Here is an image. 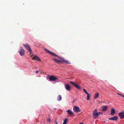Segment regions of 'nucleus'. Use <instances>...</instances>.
Here are the masks:
<instances>
[{
	"instance_id": "f3484780",
	"label": "nucleus",
	"mask_w": 124,
	"mask_h": 124,
	"mask_svg": "<svg viewBox=\"0 0 124 124\" xmlns=\"http://www.w3.org/2000/svg\"><path fill=\"white\" fill-rule=\"evenodd\" d=\"M60 81V80L59 79L56 77H55V82H58Z\"/></svg>"
},
{
	"instance_id": "393cba45",
	"label": "nucleus",
	"mask_w": 124,
	"mask_h": 124,
	"mask_svg": "<svg viewBox=\"0 0 124 124\" xmlns=\"http://www.w3.org/2000/svg\"><path fill=\"white\" fill-rule=\"evenodd\" d=\"M38 72H39V71L38 70H36V73H38Z\"/></svg>"
},
{
	"instance_id": "dca6fc26",
	"label": "nucleus",
	"mask_w": 124,
	"mask_h": 124,
	"mask_svg": "<svg viewBox=\"0 0 124 124\" xmlns=\"http://www.w3.org/2000/svg\"><path fill=\"white\" fill-rule=\"evenodd\" d=\"M107 108V107L106 106H104L103 107L102 110L103 111H106Z\"/></svg>"
},
{
	"instance_id": "bb28decb",
	"label": "nucleus",
	"mask_w": 124,
	"mask_h": 124,
	"mask_svg": "<svg viewBox=\"0 0 124 124\" xmlns=\"http://www.w3.org/2000/svg\"><path fill=\"white\" fill-rule=\"evenodd\" d=\"M79 124H83V123H80Z\"/></svg>"
},
{
	"instance_id": "a878e982",
	"label": "nucleus",
	"mask_w": 124,
	"mask_h": 124,
	"mask_svg": "<svg viewBox=\"0 0 124 124\" xmlns=\"http://www.w3.org/2000/svg\"><path fill=\"white\" fill-rule=\"evenodd\" d=\"M54 55H55V56H57V55L56 54H55Z\"/></svg>"
},
{
	"instance_id": "aec40b11",
	"label": "nucleus",
	"mask_w": 124,
	"mask_h": 124,
	"mask_svg": "<svg viewBox=\"0 0 124 124\" xmlns=\"http://www.w3.org/2000/svg\"><path fill=\"white\" fill-rule=\"evenodd\" d=\"M67 119H66L64 120L63 124H66L67 123Z\"/></svg>"
},
{
	"instance_id": "2eb2a0df",
	"label": "nucleus",
	"mask_w": 124,
	"mask_h": 124,
	"mask_svg": "<svg viewBox=\"0 0 124 124\" xmlns=\"http://www.w3.org/2000/svg\"><path fill=\"white\" fill-rule=\"evenodd\" d=\"M62 98L61 95H59L58 97H57V100L58 101H60L61 100Z\"/></svg>"
},
{
	"instance_id": "4be33fe9",
	"label": "nucleus",
	"mask_w": 124,
	"mask_h": 124,
	"mask_svg": "<svg viewBox=\"0 0 124 124\" xmlns=\"http://www.w3.org/2000/svg\"><path fill=\"white\" fill-rule=\"evenodd\" d=\"M87 96L86 98L87 100V101H88L90 99L89 96L90 95L89 94H87Z\"/></svg>"
},
{
	"instance_id": "412c9836",
	"label": "nucleus",
	"mask_w": 124,
	"mask_h": 124,
	"mask_svg": "<svg viewBox=\"0 0 124 124\" xmlns=\"http://www.w3.org/2000/svg\"><path fill=\"white\" fill-rule=\"evenodd\" d=\"M55 61H56L58 63H60L62 62L61 61L56 59H55Z\"/></svg>"
},
{
	"instance_id": "ddd939ff",
	"label": "nucleus",
	"mask_w": 124,
	"mask_h": 124,
	"mask_svg": "<svg viewBox=\"0 0 124 124\" xmlns=\"http://www.w3.org/2000/svg\"><path fill=\"white\" fill-rule=\"evenodd\" d=\"M115 111L114 109L113 108L111 109V115H113L114 114H115Z\"/></svg>"
},
{
	"instance_id": "20e7f679",
	"label": "nucleus",
	"mask_w": 124,
	"mask_h": 124,
	"mask_svg": "<svg viewBox=\"0 0 124 124\" xmlns=\"http://www.w3.org/2000/svg\"><path fill=\"white\" fill-rule=\"evenodd\" d=\"M23 45L31 53V50L29 45L28 44H26L25 45L23 44Z\"/></svg>"
},
{
	"instance_id": "423d86ee",
	"label": "nucleus",
	"mask_w": 124,
	"mask_h": 124,
	"mask_svg": "<svg viewBox=\"0 0 124 124\" xmlns=\"http://www.w3.org/2000/svg\"><path fill=\"white\" fill-rule=\"evenodd\" d=\"M65 87L66 90L69 91L71 89V87L68 84H65Z\"/></svg>"
},
{
	"instance_id": "f8f14e48",
	"label": "nucleus",
	"mask_w": 124,
	"mask_h": 124,
	"mask_svg": "<svg viewBox=\"0 0 124 124\" xmlns=\"http://www.w3.org/2000/svg\"><path fill=\"white\" fill-rule=\"evenodd\" d=\"M59 58H60L63 61V62H64L65 63H66L67 64H70V63L67 60H65L63 58L61 57H59Z\"/></svg>"
},
{
	"instance_id": "7c9ffc66",
	"label": "nucleus",
	"mask_w": 124,
	"mask_h": 124,
	"mask_svg": "<svg viewBox=\"0 0 124 124\" xmlns=\"http://www.w3.org/2000/svg\"><path fill=\"white\" fill-rule=\"evenodd\" d=\"M55 109H54V110H55Z\"/></svg>"
},
{
	"instance_id": "cd10ccee",
	"label": "nucleus",
	"mask_w": 124,
	"mask_h": 124,
	"mask_svg": "<svg viewBox=\"0 0 124 124\" xmlns=\"http://www.w3.org/2000/svg\"><path fill=\"white\" fill-rule=\"evenodd\" d=\"M122 96L123 97H124V95H122Z\"/></svg>"
},
{
	"instance_id": "5701e85b",
	"label": "nucleus",
	"mask_w": 124,
	"mask_h": 124,
	"mask_svg": "<svg viewBox=\"0 0 124 124\" xmlns=\"http://www.w3.org/2000/svg\"><path fill=\"white\" fill-rule=\"evenodd\" d=\"M47 121L48 122H51V121L50 119V118H48V119L47 120Z\"/></svg>"
},
{
	"instance_id": "c85d7f7f",
	"label": "nucleus",
	"mask_w": 124,
	"mask_h": 124,
	"mask_svg": "<svg viewBox=\"0 0 124 124\" xmlns=\"http://www.w3.org/2000/svg\"><path fill=\"white\" fill-rule=\"evenodd\" d=\"M56 124H57V122H56Z\"/></svg>"
},
{
	"instance_id": "c756f323",
	"label": "nucleus",
	"mask_w": 124,
	"mask_h": 124,
	"mask_svg": "<svg viewBox=\"0 0 124 124\" xmlns=\"http://www.w3.org/2000/svg\"><path fill=\"white\" fill-rule=\"evenodd\" d=\"M53 60H54V58H53Z\"/></svg>"
},
{
	"instance_id": "1a4fd4ad",
	"label": "nucleus",
	"mask_w": 124,
	"mask_h": 124,
	"mask_svg": "<svg viewBox=\"0 0 124 124\" xmlns=\"http://www.w3.org/2000/svg\"><path fill=\"white\" fill-rule=\"evenodd\" d=\"M118 117L116 116H115L113 117L109 118V120H112L116 121L117 120L118 118Z\"/></svg>"
},
{
	"instance_id": "39448f33",
	"label": "nucleus",
	"mask_w": 124,
	"mask_h": 124,
	"mask_svg": "<svg viewBox=\"0 0 124 124\" xmlns=\"http://www.w3.org/2000/svg\"><path fill=\"white\" fill-rule=\"evenodd\" d=\"M21 49L19 51V52L21 56H23L24 54V51L23 49L22 48L21 46L20 47Z\"/></svg>"
},
{
	"instance_id": "4468645a",
	"label": "nucleus",
	"mask_w": 124,
	"mask_h": 124,
	"mask_svg": "<svg viewBox=\"0 0 124 124\" xmlns=\"http://www.w3.org/2000/svg\"><path fill=\"white\" fill-rule=\"evenodd\" d=\"M67 111L68 112V114L69 115H73V112L71 111L70 109H68Z\"/></svg>"
},
{
	"instance_id": "6ab92c4d",
	"label": "nucleus",
	"mask_w": 124,
	"mask_h": 124,
	"mask_svg": "<svg viewBox=\"0 0 124 124\" xmlns=\"http://www.w3.org/2000/svg\"><path fill=\"white\" fill-rule=\"evenodd\" d=\"M99 94L98 93H97L95 94L94 98H97L99 97Z\"/></svg>"
},
{
	"instance_id": "9b49d317",
	"label": "nucleus",
	"mask_w": 124,
	"mask_h": 124,
	"mask_svg": "<svg viewBox=\"0 0 124 124\" xmlns=\"http://www.w3.org/2000/svg\"><path fill=\"white\" fill-rule=\"evenodd\" d=\"M34 58L36 61H40V59L39 57L36 55H34Z\"/></svg>"
},
{
	"instance_id": "0eeeda50",
	"label": "nucleus",
	"mask_w": 124,
	"mask_h": 124,
	"mask_svg": "<svg viewBox=\"0 0 124 124\" xmlns=\"http://www.w3.org/2000/svg\"><path fill=\"white\" fill-rule=\"evenodd\" d=\"M119 116L121 119L124 118V111H122L119 113Z\"/></svg>"
},
{
	"instance_id": "a211bd4d",
	"label": "nucleus",
	"mask_w": 124,
	"mask_h": 124,
	"mask_svg": "<svg viewBox=\"0 0 124 124\" xmlns=\"http://www.w3.org/2000/svg\"><path fill=\"white\" fill-rule=\"evenodd\" d=\"M83 92L86 94H88L89 93H88V92H87V91L86 89H83Z\"/></svg>"
},
{
	"instance_id": "7ed1b4c3",
	"label": "nucleus",
	"mask_w": 124,
	"mask_h": 124,
	"mask_svg": "<svg viewBox=\"0 0 124 124\" xmlns=\"http://www.w3.org/2000/svg\"><path fill=\"white\" fill-rule=\"evenodd\" d=\"M73 110L75 112L78 113L81 111L79 107L78 106H74L73 108Z\"/></svg>"
},
{
	"instance_id": "f03ea898",
	"label": "nucleus",
	"mask_w": 124,
	"mask_h": 124,
	"mask_svg": "<svg viewBox=\"0 0 124 124\" xmlns=\"http://www.w3.org/2000/svg\"><path fill=\"white\" fill-rule=\"evenodd\" d=\"M70 83L73 85L76 88L80 89H81V87L80 86L78 85L75 84L74 82L71 81L70 82Z\"/></svg>"
},
{
	"instance_id": "6e6552de",
	"label": "nucleus",
	"mask_w": 124,
	"mask_h": 124,
	"mask_svg": "<svg viewBox=\"0 0 124 124\" xmlns=\"http://www.w3.org/2000/svg\"><path fill=\"white\" fill-rule=\"evenodd\" d=\"M44 50L48 53L50 54L51 55L54 56V53L51 52L50 51L47 50L46 48L44 49Z\"/></svg>"
},
{
	"instance_id": "9d476101",
	"label": "nucleus",
	"mask_w": 124,
	"mask_h": 124,
	"mask_svg": "<svg viewBox=\"0 0 124 124\" xmlns=\"http://www.w3.org/2000/svg\"><path fill=\"white\" fill-rule=\"evenodd\" d=\"M47 79L48 78L50 81H54V76H51L47 78Z\"/></svg>"
},
{
	"instance_id": "f257e3e1",
	"label": "nucleus",
	"mask_w": 124,
	"mask_h": 124,
	"mask_svg": "<svg viewBox=\"0 0 124 124\" xmlns=\"http://www.w3.org/2000/svg\"><path fill=\"white\" fill-rule=\"evenodd\" d=\"M102 113L100 112H97V109H95L93 112V118H96L101 114Z\"/></svg>"
},
{
	"instance_id": "b1692460",
	"label": "nucleus",
	"mask_w": 124,
	"mask_h": 124,
	"mask_svg": "<svg viewBox=\"0 0 124 124\" xmlns=\"http://www.w3.org/2000/svg\"><path fill=\"white\" fill-rule=\"evenodd\" d=\"M117 94H118V95H120V96H122V95H122L121 94H120V93H117Z\"/></svg>"
}]
</instances>
